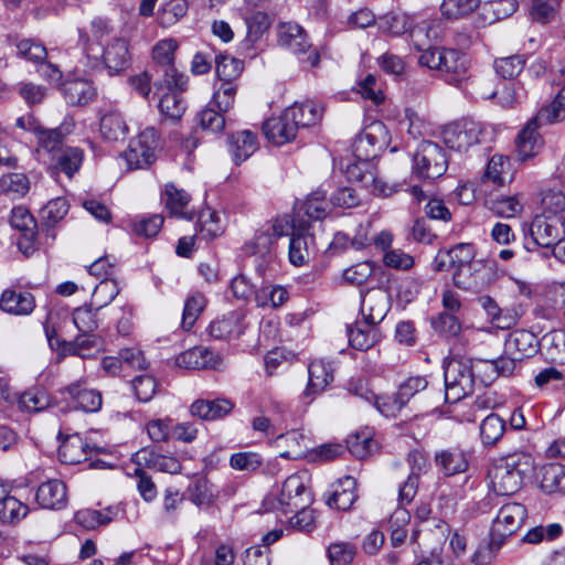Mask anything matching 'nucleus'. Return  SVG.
Returning a JSON list of instances; mask_svg holds the SVG:
<instances>
[{"mask_svg": "<svg viewBox=\"0 0 565 565\" xmlns=\"http://www.w3.org/2000/svg\"><path fill=\"white\" fill-rule=\"evenodd\" d=\"M234 402L228 398L196 399L190 406V412L203 420H217L228 415L234 408Z\"/></svg>", "mask_w": 565, "mask_h": 565, "instance_id": "obj_27", "label": "nucleus"}, {"mask_svg": "<svg viewBox=\"0 0 565 565\" xmlns=\"http://www.w3.org/2000/svg\"><path fill=\"white\" fill-rule=\"evenodd\" d=\"M535 119L531 118L515 139L516 156L521 161H525L536 156L544 146V139L539 132L542 128Z\"/></svg>", "mask_w": 565, "mask_h": 565, "instance_id": "obj_18", "label": "nucleus"}, {"mask_svg": "<svg viewBox=\"0 0 565 565\" xmlns=\"http://www.w3.org/2000/svg\"><path fill=\"white\" fill-rule=\"evenodd\" d=\"M58 458L65 465H77L88 459V444L77 434L67 436L58 448Z\"/></svg>", "mask_w": 565, "mask_h": 565, "instance_id": "obj_37", "label": "nucleus"}, {"mask_svg": "<svg viewBox=\"0 0 565 565\" xmlns=\"http://www.w3.org/2000/svg\"><path fill=\"white\" fill-rule=\"evenodd\" d=\"M244 320L245 315L242 311H231L211 322L209 327L210 334L218 340L237 339L244 333Z\"/></svg>", "mask_w": 565, "mask_h": 565, "instance_id": "obj_24", "label": "nucleus"}, {"mask_svg": "<svg viewBox=\"0 0 565 565\" xmlns=\"http://www.w3.org/2000/svg\"><path fill=\"white\" fill-rule=\"evenodd\" d=\"M476 250L472 244L460 243L447 250H439L434 258L433 267L436 271L456 270L476 262Z\"/></svg>", "mask_w": 565, "mask_h": 565, "instance_id": "obj_16", "label": "nucleus"}, {"mask_svg": "<svg viewBox=\"0 0 565 565\" xmlns=\"http://www.w3.org/2000/svg\"><path fill=\"white\" fill-rule=\"evenodd\" d=\"M35 501L42 509L63 510L68 502L66 484L58 479L42 482L38 487Z\"/></svg>", "mask_w": 565, "mask_h": 565, "instance_id": "obj_19", "label": "nucleus"}, {"mask_svg": "<svg viewBox=\"0 0 565 565\" xmlns=\"http://www.w3.org/2000/svg\"><path fill=\"white\" fill-rule=\"evenodd\" d=\"M79 43L92 68H105L109 75H115L129 65L128 43L122 38H115L103 46L99 43H90L89 36L81 32Z\"/></svg>", "mask_w": 565, "mask_h": 565, "instance_id": "obj_2", "label": "nucleus"}, {"mask_svg": "<svg viewBox=\"0 0 565 565\" xmlns=\"http://www.w3.org/2000/svg\"><path fill=\"white\" fill-rule=\"evenodd\" d=\"M168 92L162 95L159 102V109L160 113L166 117L173 121L179 120L185 109H186V103L180 95V93H177V87H169L167 86ZM178 90H181L178 88Z\"/></svg>", "mask_w": 565, "mask_h": 565, "instance_id": "obj_45", "label": "nucleus"}, {"mask_svg": "<svg viewBox=\"0 0 565 565\" xmlns=\"http://www.w3.org/2000/svg\"><path fill=\"white\" fill-rule=\"evenodd\" d=\"M356 555V547L349 542L333 543L328 547L331 565H350Z\"/></svg>", "mask_w": 565, "mask_h": 565, "instance_id": "obj_63", "label": "nucleus"}, {"mask_svg": "<svg viewBox=\"0 0 565 565\" xmlns=\"http://www.w3.org/2000/svg\"><path fill=\"white\" fill-rule=\"evenodd\" d=\"M308 481L309 476L307 471L289 476L282 483L275 508L289 513L310 504L311 494L307 488Z\"/></svg>", "mask_w": 565, "mask_h": 565, "instance_id": "obj_9", "label": "nucleus"}, {"mask_svg": "<svg viewBox=\"0 0 565 565\" xmlns=\"http://www.w3.org/2000/svg\"><path fill=\"white\" fill-rule=\"evenodd\" d=\"M159 148V135L154 127H147L134 138L122 153L128 169H143L156 160Z\"/></svg>", "mask_w": 565, "mask_h": 565, "instance_id": "obj_8", "label": "nucleus"}, {"mask_svg": "<svg viewBox=\"0 0 565 565\" xmlns=\"http://www.w3.org/2000/svg\"><path fill=\"white\" fill-rule=\"evenodd\" d=\"M356 481L351 476H345L333 484V491L327 499V504L340 511L349 510L358 495L355 493Z\"/></svg>", "mask_w": 565, "mask_h": 565, "instance_id": "obj_31", "label": "nucleus"}, {"mask_svg": "<svg viewBox=\"0 0 565 565\" xmlns=\"http://www.w3.org/2000/svg\"><path fill=\"white\" fill-rule=\"evenodd\" d=\"M526 518V509L518 502L502 505L491 527V537L494 543L501 544L507 537L515 533Z\"/></svg>", "mask_w": 565, "mask_h": 565, "instance_id": "obj_11", "label": "nucleus"}, {"mask_svg": "<svg viewBox=\"0 0 565 565\" xmlns=\"http://www.w3.org/2000/svg\"><path fill=\"white\" fill-rule=\"evenodd\" d=\"M448 168L446 151L436 142L423 141L413 157V173L418 179L434 180L443 177Z\"/></svg>", "mask_w": 565, "mask_h": 565, "instance_id": "obj_5", "label": "nucleus"}, {"mask_svg": "<svg viewBox=\"0 0 565 565\" xmlns=\"http://www.w3.org/2000/svg\"><path fill=\"white\" fill-rule=\"evenodd\" d=\"M388 311V298L381 289L369 290L361 301L363 320L377 324L385 318Z\"/></svg>", "mask_w": 565, "mask_h": 565, "instance_id": "obj_28", "label": "nucleus"}, {"mask_svg": "<svg viewBox=\"0 0 565 565\" xmlns=\"http://www.w3.org/2000/svg\"><path fill=\"white\" fill-rule=\"evenodd\" d=\"M82 161V150L78 148H65L56 153L54 169L65 173L71 179L79 170Z\"/></svg>", "mask_w": 565, "mask_h": 565, "instance_id": "obj_52", "label": "nucleus"}, {"mask_svg": "<svg viewBox=\"0 0 565 565\" xmlns=\"http://www.w3.org/2000/svg\"><path fill=\"white\" fill-rule=\"evenodd\" d=\"M349 343L353 349L366 351L380 342L382 334L377 324L367 320H358L347 327Z\"/></svg>", "mask_w": 565, "mask_h": 565, "instance_id": "obj_23", "label": "nucleus"}, {"mask_svg": "<svg viewBox=\"0 0 565 565\" xmlns=\"http://www.w3.org/2000/svg\"><path fill=\"white\" fill-rule=\"evenodd\" d=\"M541 488L546 493H565V466L559 463L545 466Z\"/></svg>", "mask_w": 565, "mask_h": 565, "instance_id": "obj_47", "label": "nucleus"}, {"mask_svg": "<svg viewBox=\"0 0 565 565\" xmlns=\"http://www.w3.org/2000/svg\"><path fill=\"white\" fill-rule=\"evenodd\" d=\"M190 500L196 505H209L214 501L213 486L205 477H198L188 488Z\"/></svg>", "mask_w": 565, "mask_h": 565, "instance_id": "obj_59", "label": "nucleus"}, {"mask_svg": "<svg viewBox=\"0 0 565 565\" xmlns=\"http://www.w3.org/2000/svg\"><path fill=\"white\" fill-rule=\"evenodd\" d=\"M386 129L382 122L369 125L352 145L353 156L356 160H370L379 156L384 149L387 138Z\"/></svg>", "mask_w": 565, "mask_h": 565, "instance_id": "obj_13", "label": "nucleus"}, {"mask_svg": "<svg viewBox=\"0 0 565 565\" xmlns=\"http://www.w3.org/2000/svg\"><path fill=\"white\" fill-rule=\"evenodd\" d=\"M435 24L436 21L434 20H423L417 23L412 22L408 33L415 50L422 51L424 47L430 45L431 38L436 35L435 33L431 34Z\"/></svg>", "mask_w": 565, "mask_h": 565, "instance_id": "obj_57", "label": "nucleus"}, {"mask_svg": "<svg viewBox=\"0 0 565 565\" xmlns=\"http://www.w3.org/2000/svg\"><path fill=\"white\" fill-rule=\"evenodd\" d=\"M64 392L73 401L76 408L87 413H94L102 407V394L87 387L85 380L81 379L67 385Z\"/></svg>", "mask_w": 565, "mask_h": 565, "instance_id": "obj_21", "label": "nucleus"}, {"mask_svg": "<svg viewBox=\"0 0 565 565\" xmlns=\"http://www.w3.org/2000/svg\"><path fill=\"white\" fill-rule=\"evenodd\" d=\"M295 124V115L287 108L278 116L267 119L263 124L265 137L276 146H282L292 141L298 132Z\"/></svg>", "mask_w": 565, "mask_h": 565, "instance_id": "obj_15", "label": "nucleus"}, {"mask_svg": "<svg viewBox=\"0 0 565 565\" xmlns=\"http://www.w3.org/2000/svg\"><path fill=\"white\" fill-rule=\"evenodd\" d=\"M189 10L188 0H169L158 10L157 20L162 28H170L184 18Z\"/></svg>", "mask_w": 565, "mask_h": 565, "instance_id": "obj_46", "label": "nucleus"}, {"mask_svg": "<svg viewBox=\"0 0 565 565\" xmlns=\"http://www.w3.org/2000/svg\"><path fill=\"white\" fill-rule=\"evenodd\" d=\"M510 177V160L502 154H494L489 160L487 168L481 177L483 183L491 182L493 185L501 186Z\"/></svg>", "mask_w": 565, "mask_h": 565, "instance_id": "obj_43", "label": "nucleus"}, {"mask_svg": "<svg viewBox=\"0 0 565 565\" xmlns=\"http://www.w3.org/2000/svg\"><path fill=\"white\" fill-rule=\"evenodd\" d=\"M376 448V441L367 430H361L352 434L347 439V447L354 457L364 459Z\"/></svg>", "mask_w": 565, "mask_h": 565, "instance_id": "obj_53", "label": "nucleus"}, {"mask_svg": "<svg viewBox=\"0 0 565 565\" xmlns=\"http://www.w3.org/2000/svg\"><path fill=\"white\" fill-rule=\"evenodd\" d=\"M10 224L20 232L18 247L24 255H31L36 249V222L23 206L11 211Z\"/></svg>", "mask_w": 565, "mask_h": 565, "instance_id": "obj_14", "label": "nucleus"}, {"mask_svg": "<svg viewBox=\"0 0 565 565\" xmlns=\"http://www.w3.org/2000/svg\"><path fill=\"white\" fill-rule=\"evenodd\" d=\"M483 134V125L480 121L461 118L446 125L441 131V138L448 148L462 152L480 143Z\"/></svg>", "mask_w": 565, "mask_h": 565, "instance_id": "obj_7", "label": "nucleus"}, {"mask_svg": "<svg viewBox=\"0 0 565 565\" xmlns=\"http://www.w3.org/2000/svg\"><path fill=\"white\" fill-rule=\"evenodd\" d=\"M287 110L294 113L298 129L313 126L322 118V108L313 102L295 103Z\"/></svg>", "mask_w": 565, "mask_h": 565, "instance_id": "obj_44", "label": "nucleus"}, {"mask_svg": "<svg viewBox=\"0 0 565 565\" xmlns=\"http://www.w3.org/2000/svg\"><path fill=\"white\" fill-rule=\"evenodd\" d=\"M161 201L170 215L185 220L192 218V214L186 211L190 195L183 189L177 188L173 183L166 184L161 194Z\"/></svg>", "mask_w": 565, "mask_h": 565, "instance_id": "obj_34", "label": "nucleus"}, {"mask_svg": "<svg viewBox=\"0 0 565 565\" xmlns=\"http://www.w3.org/2000/svg\"><path fill=\"white\" fill-rule=\"evenodd\" d=\"M559 3L561 0H532L530 15L535 22L550 23L556 18Z\"/></svg>", "mask_w": 565, "mask_h": 565, "instance_id": "obj_60", "label": "nucleus"}, {"mask_svg": "<svg viewBox=\"0 0 565 565\" xmlns=\"http://www.w3.org/2000/svg\"><path fill=\"white\" fill-rule=\"evenodd\" d=\"M257 148V137L250 130L237 131L228 137V150L235 164L248 159Z\"/></svg>", "mask_w": 565, "mask_h": 565, "instance_id": "obj_33", "label": "nucleus"}, {"mask_svg": "<svg viewBox=\"0 0 565 565\" xmlns=\"http://www.w3.org/2000/svg\"><path fill=\"white\" fill-rule=\"evenodd\" d=\"M488 207L500 217H513L522 211L516 196H498L487 201Z\"/></svg>", "mask_w": 565, "mask_h": 565, "instance_id": "obj_62", "label": "nucleus"}, {"mask_svg": "<svg viewBox=\"0 0 565 565\" xmlns=\"http://www.w3.org/2000/svg\"><path fill=\"white\" fill-rule=\"evenodd\" d=\"M243 62L227 54L215 56L216 75L222 83H235L243 72Z\"/></svg>", "mask_w": 565, "mask_h": 565, "instance_id": "obj_48", "label": "nucleus"}, {"mask_svg": "<svg viewBox=\"0 0 565 565\" xmlns=\"http://www.w3.org/2000/svg\"><path fill=\"white\" fill-rule=\"evenodd\" d=\"M533 470V459L525 452H515L498 461L490 470L491 487L498 495L516 493Z\"/></svg>", "mask_w": 565, "mask_h": 565, "instance_id": "obj_1", "label": "nucleus"}, {"mask_svg": "<svg viewBox=\"0 0 565 565\" xmlns=\"http://www.w3.org/2000/svg\"><path fill=\"white\" fill-rule=\"evenodd\" d=\"M119 291L120 289L115 279H102V281L95 287L93 291L92 306L95 307V310H99L106 307L116 298Z\"/></svg>", "mask_w": 565, "mask_h": 565, "instance_id": "obj_56", "label": "nucleus"}, {"mask_svg": "<svg viewBox=\"0 0 565 565\" xmlns=\"http://www.w3.org/2000/svg\"><path fill=\"white\" fill-rule=\"evenodd\" d=\"M206 305V299L202 294H193L190 296L184 303L182 313V328L190 330Z\"/></svg>", "mask_w": 565, "mask_h": 565, "instance_id": "obj_61", "label": "nucleus"}, {"mask_svg": "<svg viewBox=\"0 0 565 565\" xmlns=\"http://www.w3.org/2000/svg\"><path fill=\"white\" fill-rule=\"evenodd\" d=\"M533 119L541 126L553 125L565 120V85L559 89L551 104L542 107Z\"/></svg>", "mask_w": 565, "mask_h": 565, "instance_id": "obj_42", "label": "nucleus"}, {"mask_svg": "<svg viewBox=\"0 0 565 565\" xmlns=\"http://www.w3.org/2000/svg\"><path fill=\"white\" fill-rule=\"evenodd\" d=\"M175 364L185 370L214 369L218 370L223 361L220 355L204 347H195L180 353Z\"/></svg>", "mask_w": 565, "mask_h": 565, "instance_id": "obj_20", "label": "nucleus"}, {"mask_svg": "<svg viewBox=\"0 0 565 565\" xmlns=\"http://www.w3.org/2000/svg\"><path fill=\"white\" fill-rule=\"evenodd\" d=\"M559 221L550 215H536L530 225V235L534 244L542 247H552L559 237Z\"/></svg>", "mask_w": 565, "mask_h": 565, "instance_id": "obj_26", "label": "nucleus"}, {"mask_svg": "<svg viewBox=\"0 0 565 565\" xmlns=\"http://www.w3.org/2000/svg\"><path fill=\"white\" fill-rule=\"evenodd\" d=\"M505 354L515 356L520 361L536 352V339L532 332L516 330L509 334L504 343Z\"/></svg>", "mask_w": 565, "mask_h": 565, "instance_id": "obj_36", "label": "nucleus"}, {"mask_svg": "<svg viewBox=\"0 0 565 565\" xmlns=\"http://www.w3.org/2000/svg\"><path fill=\"white\" fill-rule=\"evenodd\" d=\"M177 47L178 43L173 39L158 42L152 51L153 60L159 64L167 86L185 89L188 78L173 64Z\"/></svg>", "mask_w": 565, "mask_h": 565, "instance_id": "obj_12", "label": "nucleus"}, {"mask_svg": "<svg viewBox=\"0 0 565 565\" xmlns=\"http://www.w3.org/2000/svg\"><path fill=\"white\" fill-rule=\"evenodd\" d=\"M225 225L216 211L207 207L200 212L196 236L202 239H213L224 233Z\"/></svg>", "mask_w": 565, "mask_h": 565, "instance_id": "obj_41", "label": "nucleus"}, {"mask_svg": "<svg viewBox=\"0 0 565 565\" xmlns=\"http://www.w3.org/2000/svg\"><path fill=\"white\" fill-rule=\"evenodd\" d=\"M505 431V422L497 414H489L480 424V438L484 446L495 445Z\"/></svg>", "mask_w": 565, "mask_h": 565, "instance_id": "obj_49", "label": "nucleus"}, {"mask_svg": "<svg viewBox=\"0 0 565 565\" xmlns=\"http://www.w3.org/2000/svg\"><path fill=\"white\" fill-rule=\"evenodd\" d=\"M64 99L70 105H86L96 96V89L90 82L82 78L66 81L61 87Z\"/></svg>", "mask_w": 565, "mask_h": 565, "instance_id": "obj_35", "label": "nucleus"}, {"mask_svg": "<svg viewBox=\"0 0 565 565\" xmlns=\"http://www.w3.org/2000/svg\"><path fill=\"white\" fill-rule=\"evenodd\" d=\"M135 457L138 465L143 463L148 468L160 472L178 473L181 471V463L173 456L158 454L149 449H141Z\"/></svg>", "mask_w": 565, "mask_h": 565, "instance_id": "obj_39", "label": "nucleus"}, {"mask_svg": "<svg viewBox=\"0 0 565 565\" xmlns=\"http://www.w3.org/2000/svg\"><path fill=\"white\" fill-rule=\"evenodd\" d=\"M29 190L30 181L24 173L12 172L0 177V191L8 195L22 198Z\"/></svg>", "mask_w": 565, "mask_h": 565, "instance_id": "obj_55", "label": "nucleus"}, {"mask_svg": "<svg viewBox=\"0 0 565 565\" xmlns=\"http://www.w3.org/2000/svg\"><path fill=\"white\" fill-rule=\"evenodd\" d=\"M446 401L455 403L475 390L473 364L470 360L452 359L444 370Z\"/></svg>", "mask_w": 565, "mask_h": 565, "instance_id": "obj_4", "label": "nucleus"}, {"mask_svg": "<svg viewBox=\"0 0 565 565\" xmlns=\"http://www.w3.org/2000/svg\"><path fill=\"white\" fill-rule=\"evenodd\" d=\"M277 42L279 46L296 54L299 60L310 66L319 62L317 50L308 41L306 31L297 23L280 22L277 25Z\"/></svg>", "mask_w": 565, "mask_h": 565, "instance_id": "obj_6", "label": "nucleus"}, {"mask_svg": "<svg viewBox=\"0 0 565 565\" xmlns=\"http://www.w3.org/2000/svg\"><path fill=\"white\" fill-rule=\"evenodd\" d=\"M498 277V264L492 259H477L470 265L456 268L451 275L457 288L470 292H479L488 288Z\"/></svg>", "mask_w": 565, "mask_h": 565, "instance_id": "obj_3", "label": "nucleus"}, {"mask_svg": "<svg viewBox=\"0 0 565 565\" xmlns=\"http://www.w3.org/2000/svg\"><path fill=\"white\" fill-rule=\"evenodd\" d=\"M345 174L349 181L360 183L373 195L387 196L394 192L392 186L379 178L373 161L355 159L354 162L347 166Z\"/></svg>", "mask_w": 565, "mask_h": 565, "instance_id": "obj_10", "label": "nucleus"}, {"mask_svg": "<svg viewBox=\"0 0 565 565\" xmlns=\"http://www.w3.org/2000/svg\"><path fill=\"white\" fill-rule=\"evenodd\" d=\"M327 191L317 190L308 195L307 200L301 204L298 210L297 216L302 211L310 220L319 221L327 216L328 202L326 200Z\"/></svg>", "mask_w": 565, "mask_h": 565, "instance_id": "obj_51", "label": "nucleus"}, {"mask_svg": "<svg viewBox=\"0 0 565 565\" xmlns=\"http://www.w3.org/2000/svg\"><path fill=\"white\" fill-rule=\"evenodd\" d=\"M29 511V507L11 495L8 487L0 481V521L17 524L28 515Z\"/></svg>", "mask_w": 565, "mask_h": 565, "instance_id": "obj_29", "label": "nucleus"}, {"mask_svg": "<svg viewBox=\"0 0 565 565\" xmlns=\"http://www.w3.org/2000/svg\"><path fill=\"white\" fill-rule=\"evenodd\" d=\"M33 130L38 138L40 147H42L44 150L49 152L55 151L56 153H58L60 150L63 149V139L68 132V130H64L62 126L52 129H46L36 125L34 126Z\"/></svg>", "mask_w": 565, "mask_h": 565, "instance_id": "obj_50", "label": "nucleus"}, {"mask_svg": "<svg viewBox=\"0 0 565 565\" xmlns=\"http://www.w3.org/2000/svg\"><path fill=\"white\" fill-rule=\"evenodd\" d=\"M543 214L556 216L565 212V193L558 189H548L542 195Z\"/></svg>", "mask_w": 565, "mask_h": 565, "instance_id": "obj_64", "label": "nucleus"}, {"mask_svg": "<svg viewBox=\"0 0 565 565\" xmlns=\"http://www.w3.org/2000/svg\"><path fill=\"white\" fill-rule=\"evenodd\" d=\"M469 58L466 54L454 49L441 50V64L439 72L448 83L461 86L469 77Z\"/></svg>", "mask_w": 565, "mask_h": 565, "instance_id": "obj_17", "label": "nucleus"}, {"mask_svg": "<svg viewBox=\"0 0 565 565\" xmlns=\"http://www.w3.org/2000/svg\"><path fill=\"white\" fill-rule=\"evenodd\" d=\"M52 405L51 396L41 388H31L19 397V407L26 412H42Z\"/></svg>", "mask_w": 565, "mask_h": 565, "instance_id": "obj_54", "label": "nucleus"}, {"mask_svg": "<svg viewBox=\"0 0 565 565\" xmlns=\"http://www.w3.org/2000/svg\"><path fill=\"white\" fill-rule=\"evenodd\" d=\"M309 223H299V230L292 232L289 243V259L291 264L300 266L308 262L310 254L315 252L313 236L308 233Z\"/></svg>", "mask_w": 565, "mask_h": 565, "instance_id": "obj_25", "label": "nucleus"}, {"mask_svg": "<svg viewBox=\"0 0 565 565\" xmlns=\"http://www.w3.org/2000/svg\"><path fill=\"white\" fill-rule=\"evenodd\" d=\"M308 385L303 392V397L309 398L308 403H310L333 381V369L330 363L323 360L312 361L308 366Z\"/></svg>", "mask_w": 565, "mask_h": 565, "instance_id": "obj_22", "label": "nucleus"}, {"mask_svg": "<svg viewBox=\"0 0 565 565\" xmlns=\"http://www.w3.org/2000/svg\"><path fill=\"white\" fill-rule=\"evenodd\" d=\"M288 298V292L281 286H264L255 291V301L258 307L281 306Z\"/></svg>", "mask_w": 565, "mask_h": 565, "instance_id": "obj_58", "label": "nucleus"}, {"mask_svg": "<svg viewBox=\"0 0 565 565\" xmlns=\"http://www.w3.org/2000/svg\"><path fill=\"white\" fill-rule=\"evenodd\" d=\"M435 463L445 476H455L467 471V454L458 448L443 449L435 454Z\"/></svg>", "mask_w": 565, "mask_h": 565, "instance_id": "obj_32", "label": "nucleus"}, {"mask_svg": "<svg viewBox=\"0 0 565 565\" xmlns=\"http://www.w3.org/2000/svg\"><path fill=\"white\" fill-rule=\"evenodd\" d=\"M0 308L14 316H28L35 308V300L31 292L6 289L0 298Z\"/></svg>", "mask_w": 565, "mask_h": 565, "instance_id": "obj_30", "label": "nucleus"}, {"mask_svg": "<svg viewBox=\"0 0 565 565\" xmlns=\"http://www.w3.org/2000/svg\"><path fill=\"white\" fill-rule=\"evenodd\" d=\"M99 131L108 141L124 140L128 134V125L119 111L110 110L100 118Z\"/></svg>", "mask_w": 565, "mask_h": 565, "instance_id": "obj_40", "label": "nucleus"}, {"mask_svg": "<svg viewBox=\"0 0 565 565\" xmlns=\"http://www.w3.org/2000/svg\"><path fill=\"white\" fill-rule=\"evenodd\" d=\"M279 446L287 449L280 454V457L291 460H298L306 456L310 449V438L299 430H291L277 437Z\"/></svg>", "mask_w": 565, "mask_h": 565, "instance_id": "obj_38", "label": "nucleus"}]
</instances>
